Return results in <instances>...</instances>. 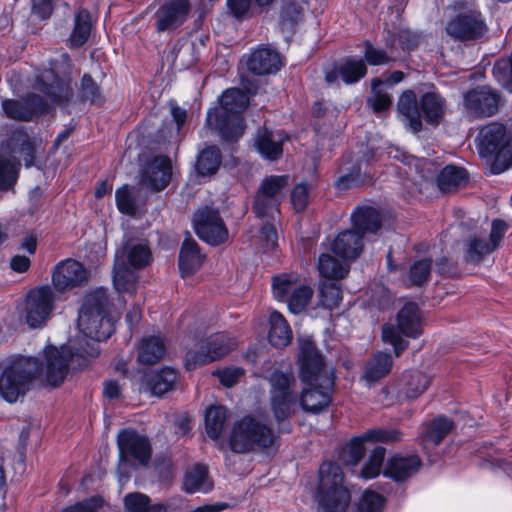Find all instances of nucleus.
<instances>
[{
	"mask_svg": "<svg viewBox=\"0 0 512 512\" xmlns=\"http://www.w3.org/2000/svg\"><path fill=\"white\" fill-rule=\"evenodd\" d=\"M236 345V342L225 333L209 336L196 351H189L186 355L185 365L192 369L196 365H203L227 355Z\"/></svg>",
	"mask_w": 512,
	"mask_h": 512,
	"instance_id": "15",
	"label": "nucleus"
},
{
	"mask_svg": "<svg viewBox=\"0 0 512 512\" xmlns=\"http://www.w3.org/2000/svg\"><path fill=\"white\" fill-rule=\"evenodd\" d=\"M165 352L163 341L159 337L151 336L142 341L138 361L144 364L158 362Z\"/></svg>",
	"mask_w": 512,
	"mask_h": 512,
	"instance_id": "42",
	"label": "nucleus"
},
{
	"mask_svg": "<svg viewBox=\"0 0 512 512\" xmlns=\"http://www.w3.org/2000/svg\"><path fill=\"white\" fill-rule=\"evenodd\" d=\"M320 305L327 309L338 307L342 300L341 291L335 283H322L319 291Z\"/></svg>",
	"mask_w": 512,
	"mask_h": 512,
	"instance_id": "51",
	"label": "nucleus"
},
{
	"mask_svg": "<svg viewBox=\"0 0 512 512\" xmlns=\"http://www.w3.org/2000/svg\"><path fill=\"white\" fill-rule=\"evenodd\" d=\"M126 512H167V506L162 503L152 504L150 498L140 492L129 493L124 497Z\"/></svg>",
	"mask_w": 512,
	"mask_h": 512,
	"instance_id": "40",
	"label": "nucleus"
},
{
	"mask_svg": "<svg viewBox=\"0 0 512 512\" xmlns=\"http://www.w3.org/2000/svg\"><path fill=\"white\" fill-rule=\"evenodd\" d=\"M193 225L198 237L210 245H219L228 238V230L217 209H199L194 214Z\"/></svg>",
	"mask_w": 512,
	"mask_h": 512,
	"instance_id": "16",
	"label": "nucleus"
},
{
	"mask_svg": "<svg viewBox=\"0 0 512 512\" xmlns=\"http://www.w3.org/2000/svg\"><path fill=\"white\" fill-rule=\"evenodd\" d=\"M81 95L84 100H87L91 103L101 102L99 87L89 75H84L82 78Z\"/></svg>",
	"mask_w": 512,
	"mask_h": 512,
	"instance_id": "58",
	"label": "nucleus"
},
{
	"mask_svg": "<svg viewBox=\"0 0 512 512\" xmlns=\"http://www.w3.org/2000/svg\"><path fill=\"white\" fill-rule=\"evenodd\" d=\"M120 461L133 457L141 464L146 465L151 456V447L147 437L131 429L122 430L117 437Z\"/></svg>",
	"mask_w": 512,
	"mask_h": 512,
	"instance_id": "21",
	"label": "nucleus"
},
{
	"mask_svg": "<svg viewBox=\"0 0 512 512\" xmlns=\"http://www.w3.org/2000/svg\"><path fill=\"white\" fill-rule=\"evenodd\" d=\"M369 442L368 439L364 438V433L358 437L353 438L347 447V453L349 455V463L356 465L364 456L365 447L364 443Z\"/></svg>",
	"mask_w": 512,
	"mask_h": 512,
	"instance_id": "61",
	"label": "nucleus"
},
{
	"mask_svg": "<svg viewBox=\"0 0 512 512\" xmlns=\"http://www.w3.org/2000/svg\"><path fill=\"white\" fill-rule=\"evenodd\" d=\"M287 175H272L265 178L255 196L253 210L258 217L274 219L279 214L282 190L287 186Z\"/></svg>",
	"mask_w": 512,
	"mask_h": 512,
	"instance_id": "14",
	"label": "nucleus"
},
{
	"mask_svg": "<svg viewBox=\"0 0 512 512\" xmlns=\"http://www.w3.org/2000/svg\"><path fill=\"white\" fill-rule=\"evenodd\" d=\"M273 296L278 301H287L289 310L301 313L310 303L313 289L305 284H300L297 273H283L272 279Z\"/></svg>",
	"mask_w": 512,
	"mask_h": 512,
	"instance_id": "11",
	"label": "nucleus"
},
{
	"mask_svg": "<svg viewBox=\"0 0 512 512\" xmlns=\"http://www.w3.org/2000/svg\"><path fill=\"white\" fill-rule=\"evenodd\" d=\"M499 94L488 86L467 91L463 95V110L470 119H480L494 115L499 106Z\"/></svg>",
	"mask_w": 512,
	"mask_h": 512,
	"instance_id": "17",
	"label": "nucleus"
},
{
	"mask_svg": "<svg viewBox=\"0 0 512 512\" xmlns=\"http://www.w3.org/2000/svg\"><path fill=\"white\" fill-rule=\"evenodd\" d=\"M506 128L499 123L484 126L478 135V150L481 156L493 155L508 138Z\"/></svg>",
	"mask_w": 512,
	"mask_h": 512,
	"instance_id": "27",
	"label": "nucleus"
},
{
	"mask_svg": "<svg viewBox=\"0 0 512 512\" xmlns=\"http://www.w3.org/2000/svg\"><path fill=\"white\" fill-rule=\"evenodd\" d=\"M444 107V99L439 94L428 92L421 96L419 108L416 95L412 90L404 91L397 103L398 112L413 132L421 130L422 117L428 123L437 125L444 114Z\"/></svg>",
	"mask_w": 512,
	"mask_h": 512,
	"instance_id": "7",
	"label": "nucleus"
},
{
	"mask_svg": "<svg viewBox=\"0 0 512 512\" xmlns=\"http://www.w3.org/2000/svg\"><path fill=\"white\" fill-rule=\"evenodd\" d=\"M367 73L362 59L348 58L339 69V75L347 84L358 82Z\"/></svg>",
	"mask_w": 512,
	"mask_h": 512,
	"instance_id": "46",
	"label": "nucleus"
},
{
	"mask_svg": "<svg viewBox=\"0 0 512 512\" xmlns=\"http://www.w3.org/2000/svg\"><path fill=\"white\" fill-rule=\"evenodd\" d=\"M88 279V272L76 260L66 259L60 262L53 271L52 283L58 291L80 286Z\"/></svg>",
	"mask_w": 512,
	"mask_h": 512,
	"instance_id": "22",
	"label": "nucleus"
},
{
	"mask_svg": "<svg viewBox=\"0 0 512 512\" xmlns=\"http://www.w3.org/2000/svg\"><path fill=\"white\" fill-rule=\"evenodd\" d=\"M316 499L323 512H344L350 504L351 494L338 464L324 462L320 466Z\"/></svg>",
	"mask_w": 512,
	"mask_h": 512,
	"instance_id": "8",
	"label": "nucleus"
},
{
	"mask_svg": "<svg viewBox=\"0 0 512 512\" xmlns=\"http://www.w3.org/2000/svg\"><path fill=\"white\" fill-rule=\"evenodd\" d=\"M362 248V236L352 230L339 233L332 244V251L343 259H355Z\"/></svg>",
	"mask_w": 512,
	"mask_h": 512,
	"instance_id": "30",
	"label": "nucleus"
},
{
	"mask_svg": "<svg viewBox=\"0 0 512 512\" xmlns=\"http://www.w3.org/2000/svg\"><path fill=\"white\" fill-rule=\"evenodd\" d=\"M92 22L90 13L85 10H79L74 19V28L69 37L71 47H80L88 39L91 32Z\"/></svg>",
	"mask_w": 512,
	"mask_h": 512,
	"instance_id": "41",
	"label": "nucleus"
},
{
	"mask_svg": "<svg viewBox=\"0 0 512 512\" xmlns=\"http://www.w3.org/2000/svg\"><path fill=\"white\" fill-rule=\"evenodd\" d=\"M299 365L300 379L305 385L300 396V405L306 412L319 413L331 403L334 370L325 364L310 339L300 341Z\"/></svg>",
	"mask_w": 512,
	"mask_h": 512,
	"instance_id": "2",
	"label": "nucleus"
},
{
	"mask_svg": "<svg viewBox=\"0 0 512 512\" xmlns=\"http://www.w3.org/2000/svg\"><path fill=\"white\" fill-rule=\"evenodd\" d=\"M383 82L380 79H373L371 83L372 96L368 98V104L376 113L387 110L392 103L389 93L382 91Z\"/></svg>",
	"mask_w": 512,
	"mask_h": 512,
	"instance_id": "49",
	"label": "nucleus"
},
{
	"mask_svg": "<svg viewBox=\"0 0 512 512\" xmlns=\"http://www.w3.org/2000/svg\"><path fill=\"white\" fill-rule=\"evenodd\" d=\"M120 259L127 263L134 269H140L147 266L151 262V251L148 245L141 241H130L124 247L123 250L117 252Z\"/></svg>",
	"mask_w": 512,
	"mask_h": 512,
	"instance_id": "32",
	"label": "nucleus"
},
{
	"mask_svg": "<svg viewBox=\"0 0 512 512\" xmlns=\"http://www.w3.org/2000/svg\"><path fill=\"white\" fill-rule=\"evenodd\" d=\"M342 175L336 180V187L341 190L350 189L364 182L361 175V163L351 167L343 165L341 167Z\"/></svg>",
	"mask_w": 512,
	"mask_h": 512,
	"instance_id": "47",
	"label": "nucleus"
},
{
	"mask_svg": "<svg viewBox=\"0 0 512 512\" xmlns=\"http://www.w3.org/2000/svg\"><path fill=\"white\" fill-rule=\"evenodd\" d=\"M34 90L39 91L43 96L36 93L28 94L24 102L14 99L2 101L4 114L11 119L28 121L35 114L47 111L50 104H64L72 97L70 79L67 75L58 76L54 70H46L37 76Z\"/></svg>",
	"mask_w": 512,
	"mask_h": 512,
	"instance_id": "3",
	"label": "nucleus"
},
{
	"mask_svg": "<svg viewBox=\"0 0 512 512\" xmlns=\"http://www.w3.org/2000/svg\"><path fill=\"white\" fill-rule=\"evenodd\" d=\"M43 373V366L37 358L17 357L11 360L0 376V394L13 403L37 381Z\"/></svg>",
	"mask_w": 512,
	"mask_h": 512,
	"instance_id": "6",
	"label": "nucleus"
},
{
	"mask_svg": "<svg viewBox=\"0 0 512 512\" xmlns=\"http://www.w3.org/2000/svg\"><path fill=\"white\" fill-rule=\"evenodd\" d=\"M229 445L233 452L241 454L275 450L278 446L271 427L251 416H245L234 423Z\"/></svg>",
	"mask_w": 512,
	"mask_h": 512,
	"instance_id": "5",
	"label": "nucleus"
},
{
	"mask_svg": "<svg viewBox=\"0 0 512 512\" xmlns=\"http://www.w3.org/2000/svg\"><path fill=\"white\" fill-rule=\"evenodd\" d=\"M212 487V482L208 478L207 468L204 465L197 464L186 472L183 481V490L186 493H208L212 490Z\"/></svg>",
	"mask_w": 512,
	"mask_h": 512,
	"instance_id": "36",
	"label": "nucleus"
},
{
	"mask_svg": "<svg viewBox=\"0 0 512 512\" xmlns=\"http://www.w3.org/2000/svg\"><path fill=\"white\" fill-rule=\"evenodd\" d=\"M53 10L51 0H32V11L41 19L50 17Z\"/></svg>",
	"mask_w": 512,
	"mask_h": 512,
	"instance_id": "63",
	"label": "nucleus"
},
{
	"mask_svg": "<svg viewBox=\"0 0 512 512\" xmlns=\"http://www.w3.org/2000/svg\"><path fill=\"white\" fill-rule=\"evenodd\" d=\"M454 9L458 13L446 25V32L450 36L460 41H468L485 35L488 29L479 11L464 5H455Z\"/></svg>",
	"mask_w": 512,
	"mask_h": 512,
	"instance_id": "13",
	"label": "nucleus"
},
{
	"mask_svg": "<svg viewBox=\"0 0 512 512\" xmlns=\"http://www.w3.org/2000/svg\"><path fill=\"white\" fill-rule=\"evenodd\" d=\"M104 501L99 497H92L65 508L62 512H101Z\"/></svg>",
	"mask_w": 512,
	"mask_h": 512,
	"instance_id": "60",
	"label": "nucleus"
},
{
	"mask_svg": "<svg viewBox=\"0 0 512 512\" xmlns=\"http://www.w3.org/2000/svg\"><path fill=\"white\" fill-rule=\"evenodd\" d=\"M249 102L247 94L238 88L227 89L220 97V105L207 112V125L227 141H237L244 132L241 113Z\"/></svg>",
	"mask_w": 512,
	"mask_h": 512,
	"instance_id": "4",
	"label": "nucleus"
},
{
	"mask_svg": "<svg viewBox=\"0 0 512 512\" xmlns=\"http://www.w3.org/2000/svg\"><path fill=\"white\" fill-rule=\"evenodd\" d=\"M274 0H227V7L230 13L237 19L246 17L255 3L257 6L265 7L270 5Z\"/></svg>",
	"mask_w": 512,
	"mask_h": 512,
	"instance_id": "54",
	"label": "nucleus"
},
{
	"mask_svg": "<svg viewBox=\"0 0 512 512\" xmlns=\"http://www.w3.org/2000/svg\"><path fill=\"white\" fill-rule=\"evenodd\" d=\"M393 359L384 352L375 353L364 367L363 378L368 383H374L385 377L391 371Z\"/></svg>",
	"mask_w": 512,
	"mask_h": 512,
	"instance_id": "33",
	"label": "nucleus"
},
{
	"mask_svg": "<svg viewBox=\"0 0 512 512\" xmlns=\"http://www.w3.org/2000/svg\"><path fill=\"white\" fill-rule=\"evenodd\" d=\"M269 323V342L275 347L287 346L292 339V331L283 315L277 311H272L269 316Z\"/></svg>",
	"mask_w": 512,
	"mask_h": 512,
	"instance_id": "35",
	"label": "nucleus"
},
{
	"mask_svg": "<svg viewBox=\"0 0 512 512\" xmlns=\"http://www.w3.org/2000/svg\"><path fill=\"white\" fill-rule=\"evenodd\" d=\"M116 206L122 214L134 216L138 210L136 190L128 185H123L115 193Z\"/></svg>",
	"mask_w": 512,
	"mask_h": 512,
	"instance_id": "45",
	"label": "nucleus"
},
{
	"mask_svg": "<svg viewBox=\"0 0 512 512\" xmlns=\"http://www.w3.org/2000/svg\"><path fill=\"white\" fill-rule=\"evenodd\" d=\"M268 380L274 417L278 422L284 421L291 415L292 407L296 401L294 375L290 370L281 371L275 369L268 377Z\"/></svg>",
	"mask_w": 512,
	"mask_h": 512,
	"instance_id": "12",
	"label": "nucleus"
},
{
	"mask_svg": "<svg viewBox=\"0 0 512 512\" xmlns=\"http://www.w3.org/2000/svg\"><path fill=\"white\" fill-rule=\"evenodd\" d=\"M190 12V0H165L154 14L156 31H175L187 21Z\"/></svg>",
	"mask_w": 512,
	"mask_h": 512,
	"instance_id": "20",
	"label": "nucleus"
},
{
	"mask_svg": "<svg viewBox=\"0 0 512 512\" xmlns=\"http://www.w3.org/2000/svg\"><path fill=\"white\" fill-rule=\"evenodd\" d=\"M422 317L419 307L415 303H406L397 315V327L386 324L382 328V340L384 343L393 346L395 355L398 357L407 348V337L416 338L422 333Z\"/></svg>",
	"mask_w": 512,
	"mask_h": 512,
	"instance_id": "9",
	"label": "nucleus"
},
{
	"mask_svg": "<svg viewBox=\"0 0 512 512\" xmlns=\"http://www.w3.org/2000/svg\"><path fill=\"white\" fill-rule=\"evenodd\" d=\"M171 160L167 156H156L142 170L141 183L152 190H162L170 182Z\"/></svg>",
	"mask_w": 512,
	"mask_h": 512,
	"instance_id": "23",
	"label": "nucleus"
},
{
	"mask_svg": "<svg viewBox=\"0 0 512 512\" xmlns=\"http://www.w3.org/2000/svg\"><path fill=\"white\" fill-rule=\"evenodd\" d=\"M204 256L199 251L195 240L191 237L183 241L179 254V268L182 276H188L199 269L203 263Z\"/></svg>",
	"mask_w": 512,
	"mask_h": 512,
	"instance_id": "31",
	"label": "nucleus"
},
{
	"mask_svg": "<svg viewBox=\"0 0 512 512\" xmlns=\"http://www.w3.org/2000/svg\"><path fill=\"white\" fill-rule=\"evenodd\" d=\"M403 434L398 429H383L375 428L370 429L364 433V438L368 439L369 442L377 443H395L402 440Z\"/></svg>",
	"mask_w": 512,
	"mask_h": 512,
	"instance_id": "52",
	"label": "nucleus"
},
{
	"mask_svg": "<svg viewBox=\"0 0 512 512\" xmlns=\"http://www.w3.org/2000/svg\"><path fill=\"white\" fill-rule=\"evenodd\" d=\"M431 260L422 259L415 262L410 268V280L414 285H422L430 276Z\"/></svg>",
	"mask_w": 512,
	"mask_h": 512,
	"instance_id": "57",
	"label": "nucleus"
},
{
	"mask_svg": "<svg viewBox=\"0 0 512 512\" xmlns=\"http://www.w3.org/2000/svg\"><path fill=\"white\" fill-rule=\"evenodd\" d=\"M176 379V370L165 367L156 372L145 373L142 376L139 390L141 392H149L152 395L161 396L173 388Z\"/></svg>",
	"mask_w": 512,
	"mask_h": 512,
	"instance_id": "26",
	"label": "nucleus"
},
{
	"mask_svg": "<svg viewBox=\"0 0 512 512\" xmlns=\"http://www.w3.org/2000/svg\"><path fill=\"white\" fill-rule=\"evenodd\" d=\"M355 231L363 237L366 233H376L381 227L379 212L372 207L358 208L352 214Z\"/></svg>",
	"mask_w": 512,
	"mask_h": 512,
	"instance_id": "34",
	"label": "nucleus"
},
{
	"mask_svg": "<svg viewBox=\"0 0 512 512\" xmlns=\"http://www.w3.org/2000/svg\"><path fill=\"white\" fill-rule=\"evenodd\" d=\"M311 187L307 183H299L294 186L291 192V203L295 211H303L309 203V192Z\"/></svg>",
	"mask_w": 512,
	"mask_h": 512,
	"instance_id": "56",
	"label": "nucleus"
},
{
	"mask_svg": "<svg viewBox=\"0 0 512 512\" xmlns=\"http://www.w3.org/2000/svg\"><path fill=\"white\" fill-rule=\"evenodd\" d=\"M138 276L135 271L130 270L125 261L120 259L116 253L113 283L118 292L133 294L136 292Z\"/></svg>",
	"mask_w": 512,
	"mask_h": 512,
	"instance_id": "37",
	"label": "nucleus"
},
{
	"mask_svg": "<svg viewBox=\"0 0 512 512\" xmlns=\"http://www.w3.org/2000/svg\"><path fill=\"white\" fill-rule=\"evenodd\" d=\"M287 137L281 131L263 130L259 132L255 140V146L260 155L271 161L281 157L283 153V143Z\"/></svg>",
	"mask_w": 512,
	"mask_h": 512,
	"instance_id": "28",
	"label": "nucleus"
},
{
	"mask_svg": "<svg viewBox=\"0 0 512 512\" xmlns=\"http://www.w3.org/2000/svg\"><path fill=\"white\" fill-rule=\"evenodd\" d=\"M228 411L221 405L210 406L205 413V429L211 439H218L225 428Z\"/></svg>",
	"mask_w": 512,
	"mask_h": 512,
	"instance_id": "39",
	"label": "nucleus"
},
{
	"mask_svg": "<svg viewBox=\"0 0 512 512\" xmlns=\"http://www.w3.org/2000/svg\"><path fill=\"white\" fill-rule=\"evenodd\" d=\"M221 164V153L216 146L203 149L197 159L196 168L201 175L214 174Z\"/></svg>",
	"mask_w": 512,
	"mask_h": 512,
	"instance_id": "43",
	"label": "nucleus"
},
{
	"mask_svg": "<svg viewBox=\"0 0 512 512\" xmlns=\"http://www.w3.org/2000/svg\"><path fill=\"white\" fill-rule=\"evenodd\" d=\"M214 374L218 376L222 385L232 387L243 376L244 370L239 367H227L223 370L216 371Z\"/></svg>",
	"mask_w": 512,
	"mask_h": 512,
	"instance_id": "62",
	"label": "nucleus"
},
{
	"mask_svg": "<svg viewBox=\"0 0 512 512\" xmlns=\"http://www.w3.org/2000/svg\"><path fill=\"white\" fill-rule=\"evenodd\" d=\"M430 385V378L419 371H415L410 375L406 387V397L415 399L424 393Z\"/></svg>",
	"mask_w": 512,
	"mask_h": 512,
	"instance_id": "53",
	"label": "nucleus"
},
{
	"mask_svg": "<svg viewBox=\"0 0 512 512\" xmlns=\"http://www.w3.org/2000/svg\"><path fill=\"white\" fill-rule=\"evenodd\" d=\"M422 461L416 454H395L385 465L383 474L396 482H402L414 476L420 469Z\"/></svg>",
	"mask_w": 512,
	"mask_h": 512,
	"instance_id": "24",
	"label": "nucleus"
},
{
	"mask_svg": "<svg viewBox=\"0 0 512 512\" xmlns=\"http://www.w3.org/2000/svg\"><path fill=\"white\" fill-rule=\"evenodd\" d=\"M7 146L12 159L0 157V189H8L17 179L19 162L16 160V155L23 157L26 167H31L35 158L36 143L23 130L14 131Z\"/></svg>",
	"mask_w": 512,
	"mask_h": 512,
	"instance_id": "10",
	"label": "nucleus"
},
{
	"mask_svg": "<svg viewBox=\"0 0 512 512\" xmlns=\"http://www.w3.org/2000/svg\"><path fill=\"white\" fill-rule=\"evenodd\" d=\"M346 259H337L330 254L323 253L318 260V271L323 278L339 280L349 272V265Z\"/></svg>",
	"mask_w": 512,
	"mask_h": 512,
	"instance_id": "38",
	"label": "nucleus"
},
{
	"mask_svg": "<svg viewBox=\"0 0 512 512\" xmlns=\"http://www.w3.org/2000/svg\"><path fill=\"white\" fill-rule=\"evenodd\" d=\"M282 66L280 54L268 47H259L246 60L247 69L256 75L277 72Z\"/></svg>",
	"mask_w": 512,
	"mask_h": 512,
	"instance_id": "25",
	"label": "nucleus"
},
{
	"mask_svg": "<svg viewBox=\"0 0 512 512\" xmlns=\"http://www.w3.org/2000/svg\"><path fill=\"white\" fill-rule=\"evenodd\" d=\"M78 326L83 338L72 347H47L45 350V379L53 387L63 383L69 363L85 366L90 358L99 354L98 342L108 339L114 331V323L108 313V297L104 289H97L84 298L78 316Z\"/></svg>",
	"mask_w": 512,
	"mask_h": 512,
	"instance_id": "1",
	"label": "nucleus"
},
{
	"mask_svg": "<svg viewBox=\"0 0 512 512\" xmlns=\"http://www.w3.org/2000/svg\"><path fill=\"white\" fill-rule=\"evenodd\" d=\"M467 178L463 168L448 165L442 169L437 178V183L442 191H450L461 186Z\"/></svg>",
	"mask_w": 512,
	"mask_h": 512,
	"instance_id": "44",
	"label": "nucleus"
},
{
	"mask_svg": "<svg viewBox=\"0 0 512 512\" xmlns=\"http://www.w3.org/2000/svg\"><path fill=\"white\" fill-rule=\"evenodd\" d=\"M508 229V224L500 219H495L491 224L488 239L481 236H471L465 244V259L468 262L478 263L486 255L491 254L501 244Z\"/></svg>",
	"mask_w": 512,
	"mask_h": 512,
	"instance_id": "19",
	"label": "nucleus"
},
{
	"mask_svg": "<svg viewBox=\"0 0 512 512\" xmlns=\"http://www.w3.org/2000/svg\"><path fill=\"white\" fill-rule=\"evenodd\" d=\"M54 293L49 286L31 290L25 302V320L31 328L40 327L50 317L54 309Z\"/></svg>",
	"mask_w": 512,
	"mask_h": 512,
	"instance_id": "18",
	"label": "nucleus"
},
{
	"mask_svg": "<svg viewBox=\"0 0 512 512\" xmlns=\"http://www.w3.org/2000/svg\"><path fill=\"white\" fill-rule=\"evenodd\" d=\"M452 428L453 422L443 416H439L427 423L420 435L423 448L426 450L439 445L451 432Z\"/></svg>",
	"mask_w": 512,
	"mask_h": 512,
	"instance_id": "29",
	"label": "nucleus"
},
{
	"mask_svg": "<svg viewBox=\"0 0 512 512\" xmlns=\"http://www.w3.org/2000/svg\"><path fill=\"white\" fill-rule=\"evenodd\" d=\"M384 498L373 491L366 490L358 505V512H382Z\"/></svg>",
	"mask_w": 512,
	"mask_h": 512,
	"instance_id": "55",
	"label": "nucleus"
},
{
	"mask_svg": "<svg viewBox=\"0 0 512 512\" xmlns=\"http://www.w3.org/2000/svg\"><path fill=\"white\" fill-rule=\"evenodd\" d=\"M364 47V58L369 65H383L390 61L384 50L374 47L370 42H364Z\"/></svg>",
	"mask_w": 512,
	"mask_h": 512,
	"instance_id": "59",
	"label": "nucleus"
},
{
	"mask_svg": "<svg viewBox=\"0 0 512 512\" xmlns=\"http://www.w3.org/2000/svg\"><path fill=\"white\" fill-rule=\"evenodd\" d=\"M495 159L491 165L492 174H500L512 166V136L494 153Z\"/></svg>",
	"mask_w": 512,
	"mask_h": 512,
	"instance_id": "48",
	"label": "nucleus"
},
{
	"mask_svg": "<svg viewBox=\"0 0 512 512\" xmlns=\"http://www.w3.org/2000/svg\"><path fill=\"white\" fill-rule=\"evenodd\" d=\"M261 237L266 242L267 247H274L277 241V233L275 227L266 223L261 228Z\"/></svg>",
	"mask_w": 512,
	"mask_h": 512,
	"instance_id": "64",
	"label": "nucleus"
},
{
	"mask_svg": "<svg viewBox=\"0 0 512 512\" xmlns=\"http://www.w3.org/2000/svg\"><path fill=\"white\" fill-rule=\"evenodd\" d=\"M386 450L378 446L374 448L369 456L368 461L364 465L361 476L365 479H372L380 474Z\"/></svg>",
	"mask_w": 512,
	"mask_h": 512,
	"instance_id": "50",
	"label": "nucleus"
}]
</instances>
